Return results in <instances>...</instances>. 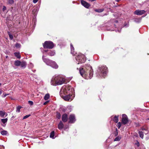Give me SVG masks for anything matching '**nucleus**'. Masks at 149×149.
<instances>
[{
    "label": "nucleus",
    "mask_w": 149,
    "mask_h": 149,
    "mask_svg": "<svg viewBox=\"0 0 149 149\" xmlns=\"http://www.w3.org/2000/svg\"><path fill=\"white\" fill-rule=\"evenodd\" d=\"M5 115H6V116L8 115L4 111H0V116L2 117H3Z\"/></svg>",
    "instance_id": "dca6fc26"
},
{
    "label": "nucleus",
    "mask_w": 149,
    "mask_h": 149,
    "mask_svg": "<svg viewBox=\"0 0 149 149\" xmlns=\"http://www.w3.org/2000/svg\"><path fill=\"white\" fill-rule=\"evenodd\" d=\"M42 59L43 61L47 65L50 66L55 69H57L58 68V65L55 61L49 59L45 58L43 55L42 56Z\"/></svg>",
    "instance_id": "20e7f679"
},
{
    "label": "nucleus",
    "mask_w": 149,
    "mask_h": 149,
    "mask_svg": "<svg viewBox=\"0 0 149 149\" xmlns=\"http://www.w3.org/2000/svg\"><path fill=\"white\" fill-rule=\"evenodd\" d=\"M120 0H115L117 2H118L119 1H120Z\"/></svg>",
    "instance_id": "a18cd8bd"
},
{
    "label": "nucleus",
    "mask_w": 149,
    "mask_h": 149,
    "mask_svg": "<svg viewBox=\"0 0 149 149\" xmlns=\"http://www.w3.org/2000/svg\"><path fill=\"white\" fill-rule=\"evenodd\" d=\"M86 79H87L88 78H87V77H86Z\"/></svg>",
    "instance_id": "864d4df0"
},
{
    "label": "nucleus",
    "mask_w": 149,
    "mask_h": 149,
    "mask_svg": "<svg viewBox=\"0 0 149 149\" xmlns=\"http://www.w3.org/2000/svg\"><path fill=\"white\" fill-rule=\"evenodd\" d=\"M61 96L65 101H70L73 99V97H72V95H70V93L68 94L67 95L63 94V96Z\"/></svg>",
    "instance_id": "6e6552de"
},
{
    "label": "nucleus",
    "mask_w": 149,
    "mask_h": 149,
    "mask_svg": "<svg viewBox=\"0 0 149 149\" xmlns=\"http://www.w3.org/2000/svg\"><path fill=\"white\" fill-rule=\"evenodd\" d=\"M104 10V9H97L95 10V11L98 12L99 13H101L103 12Z\"/></svg>",
    "instance_id": "cd10ccee"
},
{
    "label": "nucleus",
    "mask_w": 149,
    "mask_h": 149,
    "mask_svg": "<svg viewBox=\"0 0 149 149\" xmlns=\"http://www.w3.org/2000/svg\"><path fill=\"white\" fill-rule=\"evenodd\" d=\"M38 1V0H33V3H36Z\"/></svg>",
    "instance_id": "79ce46f5"
},
{
    "label": "nucleus",
    "mask_w": 149,
    "mask_h": 149,
    "mask_svg": "<svg viewBox=\"0 0 149 149\" xmlns=\"http://www.w3.org/2000/svg\"><path fill=\"white\" fill-rule=\"evenodd\" d=\"M121 126V123L120 122H119V123H118L117 126L119 129L120 128Z\"/></svg>",
    "instance_id": "f704fd0d"
},
{
    "label": "nucleus",
    "mask_w": 149,
    "mask_h": 149,
    "mask_svg": "<svg viewBox=\"0 0 149 149\" xmlns=\"http://www.w3.org/2000/svg\"><path fill=\"white\" fill-rule=\"evenodd\" d=\"M141 130L143 131V130L146 131L147 130V129H146V128L144 127H141Z\"/></svg>",
    "instance_id": "4c0bfd02"
},
{
    "label": "nucleus",
    "mask_w": 149,
    "mask_h": 149,
    "mask_svg": "<svg viewBox=\"0 0 149 149\" xmlns=\"http://www.w3.org/2000/svg\"><path fill=\"white\" fill-rule=\"evenodd\" d=\"M45 52H47V51H46V50H45Z\"/></svg>",
    "instance_id": "3c124183"
},
{
    "label": "nucleus",
    "mask_w": 149,
    "mask_h": 149,
    "mask_svg": "<svg viewBox=\"0 0 149 149\" xmlns=\"http://www.w3.org/2000/svg\"><path fill=\"white\" fill-rule=\"evenodd\" d=\"M121 139V138L118 136L117 137L114 139V141H119Z\"/></svg>",
    "instance_id": "7c9ffc66"
},
{
    "label": "nucleus",
    "mask_w": 149,
    "mask_h": 149,
    "mask_svg": "<svg viewBox=\"0 0 149 149\" xmlns=\"http://www.w3.org/2000/svg\"><path fill=\"white\" fill-rule=\"evenodd\" d=\"M44 48L52 49L54 46L53 43L51 41H45L43 45Z\"/></svg>",
    "instance_id": "0eeeda50"
},
{
    "label": "nucleus",
    "mask_w": 149,
    "mask_h": 149,
    "mask_svg": "<svg viewBox=\"0 0 149 149\" xmlns=\"http://www.w3.org/2000/svg\"><path fill=\"white\" fill-rule=\"evenodd\" d=\"M1 85V83H0V86Z\"/></svg>",
    "instance_id": "603ef678"
},
{
    "label": "nucleus",
    "mask_w": 149,
    "mask_h": 149,
    "mask_svg": "<svg viewBox=\"0 0 149 149\" xmlns=\"http://www.w3.org/2000/svg\"><path fill=\"white\" fill-rule=\"evenodd\" d=\"M31 116V115L30 114L26 115L23 117V119H24L26 118H28L29 117V116Z\"/></svg>",
    "instance_id": "2f4dec72"
},
{
    "label": "nucleus",
    "mask_w": 149,
    "mask_h": 149,
    "mask_svg": "<svg viewBox=\"0 0 149 149\" xmlns=\"http://www.w3.org/2000/svg\"><path fill=\"white\" fill-rule=\"evenodd\" d=\"M14 118V116H13L12 117V118Z\"/></svg>",
    "instance_id": "8fccbe9b"
},
{
    "label": "nucleus",
    "mask_w": 149,
    "mask_h": 149,
    "mask_svg": "<svg viewBox=\"0 0 149 149\" xmlns=\"http://www.w3.org/2000/svg\"><path fill=\"white\" fill-rule=\"evenodd\" d=\"M145 11L144 10H136L134 12V14L138 15H141L144 14Z\"/></svg>",
    "instance_id": "f8f14e48"
},
{
    "label": "nucleus",
    "mask_w": 149,
    "mask_h": 149,
    "mask_svg": "<svg viewBox=\"0 0 149 149\" xmlns=\"http://www.w3.org/2000/svg\"><path fill=\"white\" fill-rule=\"evenodd\" d=\"M118 116H116L114 117L113 119V120L116 123H117L118 121Z\"/></svg>",
    "instance_id": "6ab92c4d"
},
{
    "label": "nucleus",
    "mask_w": 149,
    "mask_h": 149,
    "mask_svg": "<svg viewBox=\"0 0 149 149\" xmlns=\"http://www.w3.org/2000/svg\"><path fill=\"white\" fill-rule=\"evenodd\" d=\"M21 63V62L19 60H17L15 61L14 63L15 65L17 66H20Z\"/></svg>",
    "instance_id": "a211bd4d"
},
{
    "label": "nucleus",
    "mask_w": 149,
    "mask_h": 149,
    "mask_svg": "<svg viewBox=\"0 0 149 149\" xmlns=\"http://www.w3.org/2000/svg\"><path fill=\"white\" fill-rule=\"evenodd\" d=\"M128 122V118L127 116L125 114L122 115V123L124 125L127 124Z\"/></svg>",
    "instance_id": "1a4fd4ad"
},
{
    "label": "nucleus",
    "mask_w": 149,
    "mask_h": 149,
    "mask_svg": "<svg viewBox=\"0 0 149 149\" xmlns=\"http://www.w3.org/2000/svg\"><path fill=\"white\" fill-rule=\"evenodd\" d=\"M57 117L58 119L60 118L61 117V115L60 113H58L57 115Z\"/></svg>",
    "instance_id": "ea45409f"
},
{
    "label": "nucleus",
    "mask_w": 149,
    "mask_h": 149,
    "mask_svg": "<svg viewBox=\"0 0 149 149\" xmlns=\"http://www.w3.org/2000/svg\"><path fill=\"white\" fill-rule=\"evenodd\" d=\"M73 90L72 88L70 86H64L61 88L60 92V96H63V94L66 95L70 94Z\"/></svg>",
    "instance_id": "7ed1b4c3"
},
{
    "label": "nucleus",
    "mask_w": 149,
    "mask_h": 149,
    "mask_svg": "<svg viewBox=\"0 0 149 149\" xmlns=\"http://www.w3.org/2000/svg\"><path fill=\"white\" fill-rule=\"evenodd\" d=\"M64 125L62 121H60L58 125V128L60 130H61L63 128Z\"/></svg>",
    "instance_id": "4468645a"
},
{
    "label": "nucleus",
    "mask_w": 149,
    "mask_h": 149,
    "mask_svg": "<svg viewBox=\"0 0 149 149\" xmlns=\"http://www.w3.org/2000/svg\"><path fill=\"white\" fill-rule=\"evenodd\" d=\"M21 68H24L26 67V63L25 61H22L21 62V63L20 65Z\"/></svg>",
    "instance_id": "2eb2a0df"
},
{
    "label": "nucleus",
    "mask_w": 149,
    "mask_h": 149,
    "mask_svg": "<svg viewBox=\"0 0 149 149\" xmlns=\"http://www.w3.org/2000/svg\"><path fill=\"white\" fill-rule=\"evenodd\" d=\"M1 120L2 123L4 124L7 122L8 121V118H6L4 119H2Z\"/></svg>",
    "instance_id": "a878e982"
},
{
    "label": "nucleus",
    "mask_w": 149,
    "mask_h": 149,
    "mask_svg": "<svg viewBox=\"0 0 149 149\" xmlns=\"http://www.w3.org/2000/svg\"><path fill=\"white\" fill-rule=\"evenodd\" d=\"M6 9V7L5 6H3V8L2 9V10L3 11H4Z\"/></svg>",
    "instance_id": "58836bf2"
},
{
    "label": "nucleus",
    "mask_w": 149,
    "mask_h": 149,
    "mask_svg": "<svg viewBox=\"0 0 149 149\" xmlns=\"http://www.w3.org/2000/svg\"><path fill=\"white\" fill-rule=\"evenodd\" d=\"M138 133L139 134L140 137L142 139H143L144 136L143 132L142 131H139Z\"/></svg>",
    "instance_id": "4be33fe9"
},
{
    "label": "nucleus",
    "mask_w": 149,
    "mask_h": 149,
    "mask_svg": "<svg viewBox=\"0 0 149 149\" xmlns=\"http://www.w3.org/2000/svg\"><path fill=\"white\" fill-rule=\"evenodd\" d=\"M89 1H94L93 0H89Z\"/></svg>",
    "instance_id": "de8ad7c7"
},
{
    "label": "nucleus",
    "mask_w": 149,
    "mask_h": 149,
    "mask_svg": "<svg viewBox=\"0 0 149 149\" xmlns=\"http://www.w3.org/2000/svg\"><path fill=\"white\" fill-rule=\"evenodd\" d=\"M65 82V78L61 75H58L54 77L51 81V84L52 85L56 86L60 85L64 83Z\"/></svg>",
    "instance_id": "f03ea898"
},
{
    "label": "nucleus",
    "mask_w": 149,
    "mask_h": 149,
    "mask_svg": "<svg viewBox=\"0 0 149 149\" xmlns=\"http://www.w3.org/2000/svg\"><path fill=\"white\" fill-rule=\"evenodd\" d=\"M28 103L31 105H32L33 104V102L32 101H28Z\"/></svg>",
    "instance_id": "c9c22d12"
},
{
    "label": "nucleus",
    "mask_w": 149,
    "mask_h": 149,
    "mask_svg": "<svg viewBox=\"0 0 149 149\" xmlns=\"http://www.w3.org/2000/svg\"><path fill=\"white\" fill-rule=\"evenodd\" d=\"M116 131L117 132V133L116 134V136H117V135H118V132H117V131H118V130L117 128H116Z\"/></svg>",
    "instance_id": "37998d69"
},
{
    "label": "nucleus",
    "mask_w": 149,
    "mask_h": 149,
    "mask_svg": "<svg viewBox=\"0 0 149 149\" xmlns=\"http://www.w3.org/2000/svg\"><path fill=\"white\" fill-rule=\"evenodd\" d=\"M20 45L18 43H17L15 44V47L17 48H19L20 47Z\"/></svg>",
    "instance_id": "72a5a7b5"
},
{
    "label": "nucleus",
    "mask_w": 149,
    "mask_h": 149,
    "mask_svg": "<svg viewBox=\"0 0 149 149\" xmlns=\"http://www.w3.org/2000/svg\"><path fill=\"white\" fill-rule=\"evenodd\" d=\"M118 22V21L117 20H116V23H117Z\"/></svg>",
    "instance_id": "09e8293b"
},
{
    "label": "nucleus",
    "mask_w": 149,
    "mask_h": 149,
    "mask_svg": "<svg viewBox=\"0 0 149 149\" xmlns=\"http://www.w3.org/2000/svg\"><path fill=\"white\" fill-rule=\"evenodd\" d=\"M81 4L86 8H88L90 6V4L84 0H81Z\"/></svg>",
    "instance_id": "9b49d317"
},
{
    "label": "nucleus",
    "mask_w": 149,
    "mask_h": 149,
    "mask_svg": "<svg viewBox=\"0 0 149 149\" xmlns=\"http://www.w3.org/2000/svg\"><path fill=\"white\" fill-rule=\"evenodd\" d=\"M76 60L77 61V64L83 63L85 62L86 61V58L85 56L82 54H80L76 57Z\"/></svg>",
    "instance_id": "423d86ee"
},
{
    "label": "nucleus",
    "mask_w": 149,
    "mask_h": 149,
    "mask_svg": "<svg viewBox=\"0 0 149 149\" xmlns=\"http://www.w3.org/2000/svg\"><path fill=\"white\" fill-rule=\"evenodd\" d=\"M62 119L64 122H66L68 120V115L66 113L63 115L62 117Z\"/></svg>",
    "instance_id": "ddd939ff"
},
{
    "label": "nucleus",
    "mask_w": 149,
    "mask_h": 149,
    "mask_svg": "<svg viewBox=\"0 0 149 149\" xmlns=\"http://www.w3.org/2000/svg\"><path fill=\"white\" fill-rule=\"evenodd\" d=\"M55 54V52L54 51H50L48 53V54L50 56H54Z\"/></svg>",
    "instance_id": "aec40b11"
},
{
    "label": "nucleus",
    "mask_w": 149,
    "mask_h": 149,
    "mask_svg": "<svg viewBox=\"0 0 149 149\" xmlns=\"http://www.w3.org/2000/svg\"><path fill=\"white\" fill-rule=\"evenodd\" d=\"M148 120H149V118L148 119Z\"/></svg>",
    "instance_id": "6e6d98bb"
},
{
    "label": "nucleus",
    "mask_w": 149,
    "mask_h": 149,
    "mask_svg": "<svg viewBox=\"0 0 149 149\" xmlns=\"http://www.w3.org/2000/svg\"><path fill=\"white\" fill-rule=\"evenodd\" d=\"M14 1L13 0H8V3L10 4H12L13 3Z\"/></svg>",
    "instance_id": "c756f323"
},
{
    "label": "nucleus",
    "mask_w": 149,
    "mask_h": 149,
    "mask_svg": "<svg viewBox=\"0 0 149 149\" xmlns=\"http://www.w3.org/2000/svg\"><path fill=\"white\" fill-rule=\"evenodd\" d=\"M50 97V95L49 93H47L46 94L44 97V99L45 100H48Z\"/></svg>",
    "instance_id": "5701e85b"
},
{
    "label": "nucleus",
    "mask_w": 149,
    "mask_h": 149,
    "mask_svg": "<svg viewBox=\"0 0 149 149\" xmlns=\"http://www.w3.org/2000/svg\"><path fill=\"white\" fill-rule=\"evenodd\" d=\"M8 34L9 35L10 38L11 40H12L13 38V35L10 34V33L9 32H8Z\"/></svg>",
    "instance_id": "c85d7f7f"
},
{
    "label": "nucleus",
    "mask_w": 149,
    "mask_h": 149,
    "mask_svg": "<svg viewBox=\"0 0 149 149\" xmlns=\"http://www.w3.org/2000/svg\"><path fill=\"white\" fill-rule=\"evenodd\" d=\"M2 90H0V95L2 93Z\"/></svg>",
    "instance_id": "c03bdc74"
},
{
    "label": "nucleus",
    "mask_w": 149,
    "mask_h": 149,
    "mask_svg": "<svg viewBox=\"0 0 149 149\" xmlns=\"http://www.w3.org/2000/svg\"><path fill=\"white\" fill-rule=\"evenodd\" d=\"M135 145L137 147H138L139 146L140 144L139 142L137 141H136V142L135 143Z\"/></svg>",
    "instance_id": "473e14b6"
},
{
    "label": "nucleus",
    "mask_w": 149,
    "mask_h": 149,
    "mask_svg": "<svg viewBox=\"0 0 149 149\" xmlns=\"http://www.w3.org/2000/svg\"><path fill=\"white\" fill-rule=\"evenodd\" d=\"M71 52L73 55H75V53L74 52V48L72 44H70Z\"/></svg>",
    "instance_id": "f3484780"
},
{
    "label": "nucleus",
    "mask_w": 149,
    "mask_h": 149,
    "mask_svg": "<svg viewBox=\"0 0 149 149\" xmlns=\"http://www.w3.org/2000/svg\"><path fill=\"white\" fill-rule=\"evenodd\" d=\"M1 134L2 135H6L8 134V132L6 130H3L1 132Z\"/></svg>",
    "instance_id": "b1692460"
},
{
    "label": "nucleus",
    "mask_w": 149,
    "mask_h": 149,
    "mask_svg": "<svg viewBox=\"0 0 149 149\" xmlns=\"http://www.w3.org/2000/svg\"><path fill=\"white\" fill-rule=\"evenodd\" d=\"M22 108V107L20 106H18L16 108V111L17 112H19L20 111V109Z\"/></svg>",
    "instance_id": "bb28decb"
},
{
    "label": "nucleus",
    "mask_w": 149,
    "mask_h": 149,
    "mask_svg": "<svg viewBox=\"0 0 149 149\" xmlns=\"http://www.w3.org/2000/svg\"><path fill=\"white\" fill-rule=\"evenodd\" d=\"M69 119V123H73L75 121V117L74 115L71 114L70 115Z\"/></svg>",
    "instance_id": "9d476101"
},
{
    "label": "nucleus",
    "mask_w": 149,
    "mask_h": 149,
    "mask_svg": "<svg viewBox=\"0 0 149 149\" xmlns=\"http://www.w3.org/2000/svg\"><path fill=\"white\" fill-rule=\"evenodd\" d=\"M79 72L83 77L85 76H88L89 78L91 79L93 76V70L92 67L90 66H88L85 69L84 68H80Z\"/></svg>",
    "instance_id": "f257e3e1"
},
{
    "label": "nucleus",
    "mask_w": 149,
    "mask_h": 149,
    "mask_svg": "<svg viewBox=\"0 0 149 149\" xmlns=\"http://www.w3.org/2000/svg\"><path fill=\"white\" fill-rule=\"evenodd\" d=\"M49 101H46L45 102L43 103V104L44 105H45L47 103H48L49 102Z\"/></svg>",
    "instance_id": "a19ab883"
},
{
    "label": "nucleus",
    "mask_w": 149,
    "mask_h": 149,
    "mask_svg": "<svg viewBox=\"0 0 149 149\" xmlns=\"http://www.w3.org/2000/svg\"><path fill=\"white\" fill-rule=\"evenodd\" d=\"M1 125L3 127H5V125H3V124H1Z\"/></svg>",
    "instance_id": "49530a36"
},
{
    "label": "nucleus",
    "mask_w": 149,
    "mask_h": 149,
    "mask_svg": "<svg viewBox=\"0 0 149 149\" xmlns=\"http://www.w3.org/2000/svg\"><path fill=\"white\" fill-rule=\"evenodd\" d=\"M9 94H3V95H2V97H6L7 95H8Z\"/></svg>",
    "instance_id": "e433bc0d"
},
{
    "label": "nucleus",
    "mask_w": 149,
    "mask_h": 149,
    "mask_svg": "<svg viewBox=\"0 0 149 149\" xmlns=\"http://www.w3.org/2000/svg\"><path fill=\"white\" fill-rule=\"evenodd\" d=\"M107 68L106 66H102L98 68V72L97 73V76L98 77L105 76L107 72Z\"/></svg>",
    "instance_id": "39448f33"
},
{
    "label": "nucleus",
    "mask_w": 149,
    "mask_h": 149,
    "mask_svg": "<svg viewBox=\"0 0 149 149\" xmlns=\"http://www.w3.org/2000/svg\"><path fill=\"white\" fill-rule=\"evenodd\" d=\"M8 57V56H6V57L7 58Z\"/></svg>",
    "instance_id": "5fc2aeb1"
},
{
    "label": "nucleus",
    "mask_w": 149,
    "mask_h": 149,
    "mask_svg": "<svg viewBox=\"0 0 149 149\" xmlns=\"http://www.w3.org/2000/svg\"><path fill=\"white\" fill-rule=\"evenodd\" d=\"M15 56L18 58L20 59L21 58V56L20 55L19 53L15 52L14 53Z\"/></svg>",
    "instance_id": "412c9836"
},
{
    "label": "nucleus",
    "mask_w": 149,
    "mask_h": 149,
    "mask_svg": "<svg viewBox=\"0 0 149 149\" xmlns=\"http://www.w3.org/2000/svg\"><path fill=\"white\" fill-rule=\"evenodd\" d=\"M50 137L52 139H54V131H52L50 134Z\"/></svg>",
    "instance_id": "393cba45"
}]
</instances>
